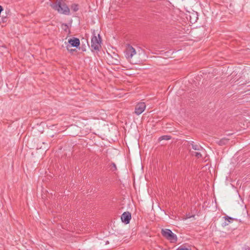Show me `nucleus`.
<instances>
[{
  "label": "nucleus",
  "mask_w": 250,
  "mask_h": 250,
  "mask_svg": "<svg viewBox=\"0 0 250 250\" xmlns=\"http://www.w3.org/2000/svg\"><path fill=\"white\" fill-rule=\"evenodd\" d=\"M191 154L192 155L195 156L197 158H200L202 157V155L200 152H192Z\"/></svg>",
  "instance_id": "13"
},
{
  "label": "nucleus",
  "mask_w": 250,
  "mask_h": 250,
  "mask_svg": "<svg viewBox=\"0 0 250 250\" xmlns=\"http://www.w3.org/2000/svg\"><path fill=\"white\" fill-rule=\"evenodd\" d=\"M109 167L110 170L114 171L117 170V167L115 163H112L109 165Z\"/></svg>",
  "instance_id": "12"
},
{
  "label": "nucleus",
  "mask_w": 250,
  "mask_h": 250,
  "mask_svg": "<svg viewBox=\"0 0 250 250\" xmlns=\"http://www.w3.org/2000/svg\"><path fill=\"white\" fill-rule=\"evenodd\" d=\"M74 50H75L74 49H70V48H69V51H70V52H72V51H74Z\"/></svg>",
  "instance_id": "18"
},
{
  "label": "nucleus",
  "mask_w": 250,
  "mask_h": 250,
  "mask_svg": "<svg viewBox=\"0 0 250 250\" xmlns=\"http://www.w3.org/2000/svg\"><path fill=\"white\" fill-rule=\"evenodd\" d=\"M91 50L99 51L101 48L102 39L100 34H98V37L96 36L95 34H93V36L91 41Z\"/></svg>",
  "instance_id": "2"
},
{
  "label": "nucleus",
  "mask_w": 250,
  "mask_h": 250,
  "mask_svg": "<svg viewBox=\"0 0 250 250\" xmlns=\"http://www.w3.org/2000/svg\"><path fill=\"white\" fill-rule=\"evenodd\" d=\"M131 45L130 44H127L125 51V56L126 58L128 60H131V59L132 58V54L131 53Z\"/></svg>",
  "instance_id": "7"
},
{
  "label": "nucleus",
  "mask_w": 250,
  "mask_h": 250,
  "mask_svg": "<svg viewBox=\"0 0 250 250\" xmlns=\"http://www.w3.org/2000/svg\"><path fill=\"white\" fill-rule=\"evenodd\" d=\"M6 17H2V19H3V21H4V18H5Z\"/></svg>",
  "instance_id": "20"
},
{
  "label": "nucleus",
  "mask_w": 250,
  "mask_h": 250,
  "mask_svg": "<svg viewBox=\"0 0 250 250\" xmlns=\"http://www.w3.org/2000/svg\"><path fill=\"white\" fill-rule=\"evenodd\" d=\"M162 235L171 243H175L177 241V237L176 234L169 229H162L161 231Z\"/></svg>",
  "instance_id": "3"
},
{
  "label": "nucleus",
  "mask_w": 250,
  "mask_h": 250,
  "mask_svg": "<svg viewBox=\"0 0 250 250\" xmlns=\"http://www.w3.org/2000/svg\"><path fill=\"white\" fill-rule=\"evenodd\" d=\"M61 1H62V0H60Z\"/></svg>",
  "instance_id": "21"
},
{
  "label": "nucleus",
  "mask_w": 250,
  "mask_h": 250,
  "mask_svg": "<svg viewBox=\"0 0 250 250\" xmlns=\"http://www.w3.org/2000/svg\"><path fill=\"white\" fill-rule=\"evenodd\" d=\"M71 9L74 12H77L79 10V5L77 4H73L71 6Z\"/></svg>",
  "instance_id": "11"
},
{
  "label": "nucleus",
  "mask_w": 250,
  "mask_h": 250,
  "mask_svg": "<svg viewBox=\"0 0 250 250\" xmlns=\"http://www.w3.org/2000/svg\"><path fill=\"white\" fill-rule=\"evenodd\" d=\"M171 139V136L168 135H164L160 137L159 139V140H169Z\"/></svg>",
  "instance_id": "14"
},
{
  "label": "nucleus",
  "mask_w": 250,
  "mask_h": 250,
  "mask_svg": "<svg viewBox=\"0 0 250 250\" xmlns=\"http://www.w3.org/2000/svg\"><path fill=\"white\" fill-rule=\"evenodd\" d=\"M224 218L225 219L226 221L223 224L224 226H226L229 225V223H231L232 221L235 220V219H234L232 217H229L228 216H225Z\"/></svg>",
  "instance_id": "9"
},
{
  "label": "nucleus",
  "mask_w": 250,
  "mask_h": 250,
  "mask_svg": "<svg viewBox=\"0 0 250 250\" xmlns=\"http://www.w3.org/2000/svg\"><path fill=\"white\" fill-rule=\"evenodd\" d=\"M188 144L189 146H191L192 148L195 150L201 151L204 150V148L201 145L199 144H195L193 141L189 142Z\"/></svg>",
  "instance_id": "8"
},
{
  "label": "nucleus",
  "mask_w": 250,
  "mask_h": 250,
  "mask_svg": "<svg viewBox=\"0 0 250 250\" xmlns=\"http://www.w3.org/2000/svg\"><path fill=\"white\" fill-rule=\"evenodd\" d=\"M68 42L69 44L66 45V48L68 51H69V48L73 46L77 48L80 44L79 39L74 37L69 39Z\"/></svg>",
  "instance_id": "4"
},
{
  "label": "nucleus",
  "mask_w": 250,
  "mask_h": 250,
  "mask_svg": "<svg viewBox=\"0 0 250 250\" xmlns=\"http://www.w3.org/2000/svg\"><path fill=\"white\" fill-rule=\"evenodd\" d=\"M177 250H189V249L187 248L180 246L177 249Z\"/></svg>",
  "instance_id": "15"
},
{
  "label": "nucleus",
  "mask_w": 250,
  "mask_h": 250,
  "mask_svg": "<svg viewBox=\"0 0 250 250\" xmlns=\"http://www.w3.org/2000/svg\"><path fill=\"white\" fill-rule=\"evenodd\" d=\"M109 244V242H108V241H107L106 242L105 244Z\"/></svg>",
  "instance_id": "19"
},
{
  "label": "nucleus",
  "mask_w": 250,
  "mask_h": 250,
  "mask_svg": "<svg viewBox=\"0 0 250 250\" xmlns=\"http://www.w3.org/2000/svg\"><path fill=\"white\" fill-rule=\"evenodd\" d=\"M119 60L117 59H115V61L113 62V63L114 64H118V63H119Z\"/></svg>",
  "instance_id": "17"
},
{
  "label": "nucleus",
  "mask_w": 250,
  "mask_h": 250,
  "mask_svg": "<svg viewBox=\"0 0 250 250\" xmlns=\"http://www.w3.org/2000/svg\"><path fill=\"white\" fill-rule=\"evenodd\" d=\"M228 141H229L228 139L224 138L219 141L218 144L220 146L225 145V144H226L228 143Z\"/></svg>",
  "instance_id": "10"
},
{
  "label": "nucleus",
  "mask_w": 250,
  "mask_h": 250,
  "mask_svg": "<svg viewBox=\"0 0 250 250\" xmlns=\"http://www.w3.org/2000/svg\"><path fill=\"white\" fill-rule=\"evenodd\" d=\"M131 218V214L128 211L124 212L121 216V220L122 222L125 223V224H127L129 223Z\"/></svg>",
  "instance_id": "6"
},
{
  "label": "nucleus",
  "mask_w": 250,
  "mask_h": 250,
  "mask_svg": "<svg viewBox=\"0 0 250 250\" xmlns=\"http://www.w3.org/2000/svg\"><path fill=\"white\" fill-rule=\"evenodd\" d=\"M131 53L132 54V57H133L135 54H136V52L135 51V49L132 46H131Z\"/></svg>",
  "instance_id": "16"
},
{
  "label": "nucleus",
  "mask_w": 250,
  "mask_h": 250,
  "mask_svg": "<svg viewBox=\"0 0 250 250\" xmlns=\"http://www.w3.org/2000/svg\"><path fill=\"white\" fill-rule=\"evenodd\" d=\"M146 108V104L145 103L142 102L138 103L135 107V113L137 115H140L145 110Z\"/></svg>",
  "instance_id": "5"
},
{
  "label": "nucleus",
  "mask_w": 250,
  "mask_h": 250,
  "mask_svg": "<svg viewBox=\"0 0 250 250\" xmlns=\"http://www.w3.org/2000/svg\"><path fill=\"white\" fill-rule=\"evenodd\" d=\"M50 6L59 13L69 15L70 14V9L63 2L57 0L55 2L50 3Z\"/></svg>",
  "instance_id": "1"
}]
</instances>
